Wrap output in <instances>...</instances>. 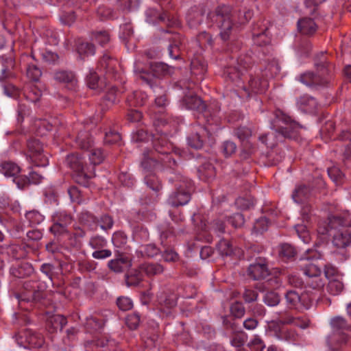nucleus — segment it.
I'll list each match as a JSON object with an SVG mask.
<instances>
[{
    "label": "nucleus",
    "mask_w": 351,
    "mask_h": 351,
    "mask_svg": "<svg viewBox=\"0 0 351 351\" xmlns=\"http://www.w3.org/2000/svg\"><path fill=\"white\" fill-rule=\"evenodd\" d=\"M253 13L250 10L239 11L237 13L238 20H235V16L232 13V8L229 5H222L218 6L215 11V21L220 29L219 36L223 42L230 39L233 21L239 25L247 23L252 17Z\"/></svg>",
    "instance_id": "obj_1"
},
{
    "label": "nucleus",
    "mask_w": 351,
    "mask_h": 351,
    "mask_svg": "<svg viewBox=\"0 0 351 351\" xmlns=\"http://www.w3.org/2000/svg\"><path fill=\"white\" fill-rule=\"evenodd\" d=\"M315 66L318 74L304 73L300 75V81L309 86L327 85L332 77V66L326 60L325 53L322 52L316 57Z\"/></svg>",
    "instance_id": "obj_2"
},
{
    "label": "nucleus",
    "mask_w": 351,
    "mask_h": 351,
    "mask_svg": "<svg viewBox=\"0 0 351 351\" xmlns=\"http://www.w3.org/2000/svg\"><path fill=\"white\" fill-rule=\"evenodd\" d=\"M150 71L141 66L138 62L134 65V72L138 79L147 84L151 88L156 86V88H162L158 84L159 79L168 75H171L173 69L168 64L163 62H155L150 64Z\"/></svg>",
    "instance_id": "obj_3"
},
{
    "label": "nucleus",
    "mask_w": 351,
    "mask_h": 351,
    "mask_svg": "<svg viewBox=\"0 0 351 351\" xmlns=\"http://www.w3.org/2000/svg\"><path fill=\"white\" fill-rule=\"evenodd\" d=\"M271 127L276 130L278 136L285 138H296L298 136V124L291 117L277 109L271 121Z\"/></svg>",
    "instance_id": "obj_4"
},
{
    "label": "nucleus",
    "mask_w": 351,
    "mask_h": 351,
    "mask_svg": "<svg viewBox=\"0 0 351 351\" xmlns=\"http://www.w3.org/2000/svg\"><path fill=\"white\" fill-rule=\"evenodd\" d=\"M350 215L348 212L338 215H330L328 217V222H319L317 229L318 235L322 239L330 237L332 229L339 228V226H351Z\"/></svg>",
    "instance_id": "obj_5"
},
{
    "label": "nucleus",
    "mask_w": 351,
    "mask_h": 351,
    "mask_svg": "<svg viewBox=\"0 0 351 351\" xmlns=\"http://www.w3.org/2000/svg\"><path fill=\"white\" fill-rule=\"evenodd\" d=\"M247 276L253 280H261L270 275L267 261L265 257L258 256L250 263L246 271Z\"/></svg>",
    "instance_id": "obj_6"
},
{
    "label": "nucleus",
    "mask_w": 351,
    "mask_h": 351,
    "mask_svg": "<svg viewBox=\"0 0 351 351\" xmlns=\"http://www.w3.org/2000/svg\"><path fill=\"white\" fill-rule=\"evenodd\" d=\"M30 158L35 165L45 167L48 165V158L44 154L43 145L40 140L31 138L27 142Z\"/></svg>",
    "instance_id": "obj_7"
},
{
    "label": "nucleus",
    "mask_w": 351,
    "mask_h": 351,
    "mask_svg": "<svg viewBox=\"0 0 351 351\" xmlns=\"http://www.w3.org/2000/svg\"><path fill=\"white\" fill-rule=\"evenodd\" d=\"M285 300L288 306L291 308H305L308 309L313 303V300L307 293L299 294L295 291H288L285 294Z\"/></svg>",
    "instance_id": "obj_8"
},
{
    "label": "nucleus",
    "mask_w": 351,
    "mask_h": 351,
    "mask_svg": "<svg viewBox=\"0 0 351 351\" xmlns=\"http://www.w3.org/2000/svg\"><path fill=\"white\" fill-rule=\"evenodd\" d=\"M351 226H339L332 229L330 237L334 246L337 248H345L351 243V231L348 228Z\"/></svg>",
    "instance_id": "obj_9"
},
{
    "label": "nucleus",
    "mask_w": 351,
    "mask_h": 351,
    "mask_svg": "<svg viewBox=\"0 0 351 351\" xmlns=\"http://www.w3.org/2000/svg\"><path fill=\"white\" fill-rule=\"evenodd\" d=\"M269 86L267 80L261 77L259 75H250L248 81V87L243 86V90L246 92L247 95L250 96V93L255 94L264 93Z\"/></svg>",
    "instance_id": "obj_10"
},
{
    "label": "nucleus",
    "mask_w": 351,
    "mask_h": 351,
    "mask_svg": "<svg viewBox=\"0 0 351 351\" xmlns=\"http://www.w3.org/2000/svg\"><path fill=\"white\" fill-rule=\"evenodd\" d=\"M206 136L209 141H213L212 134L204 127H200L199 131L191 134L187 138V142L190 147L194 149H201L206 141Z\"/></svg>",
    "instance_id": "obj_11"
},
{
    "label": "nucleus",
    "mask_w": 351,
    "mask_h": 351,
    "mask_svg": "<svg viewBox=\"0 0 351 351\" xmlns=\"http://www.w3.org/2000/svg\"><path fill=\"white\" fill-rule=\"evenodd\" d=\"M190 199V191L180 186L169 196L168 202L172 206L178 207L186 204Z\"/></svg>",
    "instance_id": "obj_12"
},
{
    "label": "nucleus",
    "mask_w": 351,
    "mask_h": 351,
    "mask_svg": "<svg viewBox=\"0 0 351 351\" xmlns=\"http://www.w3.org/2000/svg\"><path fill=\"white\" fill-rule=\"evenodd\" d=\"M182 104L186 109L196 110L199 113H203L206 110V105L202 99L192 93L185 95L182 98Z\"/></svg>",
    "instance_id": "obj_13"
},
{
    "label": "nucleus",
    "mask_w": 351,
    "mask_h": 351,
    "mask_svg": "<svg viewBox=\"0 0 351 351\" xmlns=\"http://www.w3.org/2000/svg\"><path fill=\"white\" fill-rule=\"evenodd\" d=\"M147 14L149 23H163L168 27H171L176 24V21L175 20L170 19V15L167 11L162 10L160 12L156 9H149Z\"/></svg>",
    "instance_id": "obj_14"
},
{
    "label": "nucleus",
    "mask_w": 351,
    "mask_h": 351,
    "mask_svg": "<svg viewBox=\"0 0 351 351\" xmlns=\"http://www.w3.org/2000/svg\"><path fill=\"white\" fill-rule=\"evenodd\" d=\"M132 266V260L124 255L119 253L117 258L110 261L108 263V268L115 272L121 273Z\"/></svg>",
    "instance_id": "obj_15"
},
{
    "label": "nucleus",
    "mask_w": 351,
    "mask_h": 351,
    "mask_svg": "<svg viewBox=\"0 0 351 351\" xmlns=\"http://www.w3.org/2000/svg\"><path fill=\"white\" fill-rule=\"evenodd\" d=\"M152 143L155 151L160 154L165 155L171 152V144L164 134L153 135Z\"/></svg>",
    "instance_id": "obj_16"
},
{
    "label": "nucleus",
    "mask_w": 351,
    "mask_h": 351,
    "mask_svg": "<svg viewBox=\"0 0 351 351\" xmlns=\"http://www.w3.org/2000/svg\"><path fill=\"white\" fill-rule=\"evenodd\" d=\"M31 243L22 241L21 244L13 243L8 247V253L16 259H22L27 256Z\"/></svg>",
    "instance_id": "obj_17"
},
{
    "label": "nucleus",
    "mask_w": 351,
    "mask_h": 351,
    "mask_svg": "<svg viewBox=\"0 0 351 351\" xmlns=\"http://www.w3.org/2000/svg\"><path fill=\"white\" fill-rule=\"evenodd\" d=\"M219 253L224 256H235L240 258L243 255V250L239 247H233L230 241L221 239L217 245Z\"/></svg>",
    "instance_id": "obj_18"
},
{
    "label": "nucleus",
    "mask_w": 351,
    "mask_h": 351,
    "mask_svg": "<svg viewBox=\"0 0 351 351\" xmlns=\"http://www.w3.org/2000/svg\"><path fill=\"white\" fill-rule=\"evenodd\" d=\"M99 65L104 69L110 77H115L117 73V60L107 54H104L99 61Z\"/></svg>",
    "instance_id": "obj_19"
},
{
    "label": "nucleus",
    "mask_w": 351,
    "mask_h": 351,
    "mask_svg": "<svg viewBox=\"0 0 351 351\" xmlns=\"http://www.w3.org/2000/svg\"><path fill=\"white\" fill-rule=\"evenodd\" d=\"M67 324L66 318L61 315H53L49 316L46 322V328L51 333L62 330Z\"/></svg>",
    "instance_id": "obj_20"
},
{
    "label": "nucleus",
    "mask_w": 351,
    "mask_h": 351,
    "mask_svg": "<svg viewBox=\"0 0 351 351\" xmlns=\"http://www.w3.org/2000/svg\"><path fill=\"white\" fill-rule=\"evenodd\" d=\"M347 341L348 337L342 332H333L327 339L328 345L332 351L339 350L342 346L346 344Z\"/></svg>",
    "instance_id": "obj_21"
},
{
    "label": "nucleus",
    "mask_w": 351,
    "mask_h": 351,
    "mask_svg": "<svg viewBox=\"0 0 351 351\" xmlns=\"http://www.w3.org/2000/svg\"><path fill=\"white\" fill-rule=\"evenodd\" d=\"M54 78L59 82L66 84L70 88H75L77 84L76 76L72 71H58L54 74Z\"/></svg>",
    "instance_id": "obj_22"
},
{
    "label": "nucleus",
    "mask_w": 351,
    "mask_h": 351,
    "mask_svg": "<svg viewBox=\"0 0 351 351\" xmlns=\"http://www.w3.org/2000/svg\"><path fill=\"white\" fill-rule=\"evenodd\" d=\"M297 104L305 112L315 113L317 112V102L315 98L308 95L300 97L297 101Z\"/></svg>",
    "instance_id": "obj_23"
},
{
    "label": "nucleus",
    "mask_w": 351,
    "mask_h": 351,
    "mask_svg": "<svg viewBox=\"0 0 351 351\" xmlns=\"http://www.w3.org/2000/svg\"><path fill=\"white\" fill-rule=\"evenodd\" d=\"M95 176L94 167H91L90 168L84 169L82 171L80 170L79 172H75L73 178L77 184L87 187L89 184V180Z\"/></svg>",
    "instance_id": "obj_24"
},
{
    "label": "nucleus",
    "mask_w": 351,
    "mask_h": 351,
    "mask_svg": "<svg viewBox=\"0 0 351 351\" xmlns=\"http://www.w3.org/2000/svg\"><path fill=\"white\" fill-rule=\"evenodd\" d=\"M298 28L302 34L312 35L317 31V25L313 19L304 17L298 21Z\"/></svg>",
    "instance_id": "obj_25"
},
{
    "label": "nucleus",
    "mask_w": 351,
    "mask_h": 351,
    "mask_svg": "<svg viewBox=\"0 0 351 351\" xmlns=\"http://www.w3.org/2000/svg\"><path fill=\"white\" fill-rule=\"evenodd\" d=\"M139 269L149 278L161 274L165 270L164 267L158 263H143L139 265Z\"/></svg>",
    "instance_id": "obj_26"
},
{
    "label": "nucleus",
    "mask_w": 351,
    "mask_h": 351,
    "mask_svg": "<svg viewBox=\"0 0 351 351\" xmlns=\"http://www.w3.org/2000/svg\"><path fill=\"white\" fill-rule=\"evenodd\" d=\"M20 171V167L14 162L3 161L0 163V173L5 177H16Z\"/></svg>",
    "instance_id": "obj_27"
},
{
    "label": "nucleus",
    "mask_w": 351,
    "mask_h": 351,
    "mask_svg": "<svg viewBox=\"0 0 351 351\" xmlns=\"http://www.w3.org/2000/svg\"><path fill=\"white\" fill-rule=\"evenodd\" d=\"M34 272V267L32 265L27 263L23 262L18 265L16 267H13L11 269L12 274L19 278H23L29 276Z\"/></svg>",
    "instance_id": "obj_28"
},
{
    "label": "nucleus",
    "mask_w": 351,
    "mask_h": 351,
    "mask_svg": "<svg viewBox=\"0 0 351 351\" xmlns=\"http://www.w3.org/2000/svg\"><path fill=\"white\" fill-rule=\"evenodd\" d=\"M66 162L74 172H79V171H82L88 167L84 166L82 158L75 153L69 154L66 156Z\"/></svg>",
    "instance_id": "obj_29"
},
{
    "label": "nucleus",
    "mask_w": 351,
    "mask_h": 351,
    "mask_svg": "<svg viewBox=\"0 0 351 351\" xmlns=\"http://www.w3.org/2000/svg\"><path fill=\"white\" fill-rule=\"evenodd\" d=\"M311 196V189L306 185H300L292 194L293 200L297 203H304Z\"/></svg>",
    "instance_id": "obj_30"
},
{
    "label": "nucleus",
    "mask_w": 351,
    "mask_h": 351,
    "mask_svg": "<svg viewBox=\"0 0 351 351\" xmlns=\"http://www.w3.org/2000/svg\"><path fill=\"white\" fill-rule=\"evenodd\" d=\"M77 52L82 59H84L95 53V46L94 44L88 42H79L77 48Z\"/></svg>",
    "instance_id": "obj_31"
},
{
    "label": "nucleus",
    "mask_w": 351,
    "mask_h": 351,
    "mask_svg": "<svg viewBox=\"0 0 351 351\" xmlns=\"http://www.w3.org/2000/svg\"><path fill=\"white\" fill-rule=\"evenodd\" d=\"M261 33L254 32L252 37L254 43L258 47H264L271 43V38L268 35V27H261Z\"/></svg>",
    "instance_id": "obj_32"
},
{
    "label": "nucleus",
    "mask_w": 351,
    "mask_h": 351,
    "mask_svg": "<svg viewBox=\"0 0 351 351\" xmlns=\"http://www.w3.org/2000/svg\"><path fill=\"white\" fill-rule=\"evenodd\" d=\"M276 335L280 340L287 342H295L299 339V335L294 329L281 328L276 332Z\"/></svg>",
    "instance_id": "obj_33"
},
{
    "label": "nucleus",
    "mask_w": 351,
    "mask_h": 351,
    "mask_svg": "<svg viewBox=\"0 0 351 351\" xmlns=\"http://www.w3.org/2000/svg\"><path fill=\"white\" fill-rule=\"evenodd\" d=\"M278 256L283 260L287 261L294 258L297 254L295 248L291 244L284 243L278 247Z\"/></svg>",
    "instance_id": "obj_34"
},
{
    "label": "nucleus",
    "mask_w": 351,
    "mask_h": 351,
    "mask_svg": "<svg viewBox=\"0 0 351 351\" xmlns=\"http://www.w3.org/2000/svg\"><path fill=\"white\" fill-rule=\"evenodd\" d=\"M76 143L78 147L84 150H89L92 148L93 141L89 133L86 131L80 132L76 137Z\"/></svg>",
    "instance_id": "obj_35"
},
{
    "label": "nucleus",
    "mask_w": 351,
    "mask_h": 351,
    "mask_svg": "<svg viewBox=\"0 0 351 351\" xmlns=\"http://www.w3.org/2000/svg\"><path fill=\"white\" fill-rule=\"evenodd\" d=\"M143 272L139 267L131 270L125 275V282L127 286H137L143 280Z\"/></svg>",
    "instance_id": "obj_36"
},
{
    "label": "nucleus",
    "mask_w": 351,
    "mask_h": 351,
    "mask_svg": "<svg viewBox=\"0 0 351 351\" xmlns=\"http://www.w3.org/2000/svg\"><path fill=\"white\" fill-rule=\"evenodd\" d=\"M149 150H145L143 152V158L141 162V167L147 171H152L160 164V161L149 157Z\"/></svg>",
    "instance_id": "obj_37"
},
{
    "label": "nucleus",
    "mask_w": 351,
    "mask_h": 351,
    "mask_svg": "<svg viewBox=\"0 0 351 351\" xmlns=\"http://www.w3.org/2000/svg\"><path fill=\"white\" fill-rule=\"evenodd\" d=\"M78 220L84 226L91 228L99 221L98 218L88 210H83L80 213Z\"/></svg>",
    "instance_id": "obj_38"
},
{
    "label": "nucleus",
    "mask_w": 351,
    "mask_h": 351,
    "mask_svg": "<svg viewBox=\"0 0 351 351\" xmlns=\"http://www.w3.org/2000/svg\"><path fill=\"white\" fill-rule=\"evenodd\" d=\"M224 74L230 81L237 84V86L241 83V77L243 75V72L237 67L233 66H227L225 69Z\"/></svg>",
    "instance_id": "obj_39"
},
{
    "label": "nucleus",
    "mask_w": 351,
    "mask_h": 351,
    "mask_svg": "<svg viewBox=\"0 0 351 351\" xmlns=\"http://www.w3.org/2000/svg\"><path fill=\"white\" fill-rule=\"evenodd\" d=\"M199 177L202 179L210 180L215 177V169L210 162H206L198 169Z\"/></svg>",
    "instance_id": "obj_40"
},
{
    "label": "nucleus",
    "mask_w": 351,
    "mask_h": 351,
    "mask_svg": "<svg viewBox=\"0 0 351 351\" xmlns=\"http://www.w3.org/2000/svg\"><path fill=\"white\" fill-rule=\"evenodd\" d=\"M344 286L341 280V276L338 278L328 281L326 289L327 291L333 295H339L343 290Z\"/></svg>",
    "instance_id": "obj_41"
},
{
    "label": "nucleus",
    "mask_w": 351,
    "mask_h": 351,
    "mask_svg": "<svg viewBox=\"0 0 351 351\" xmlns=\"http://www.w3.org/2000/svg\"><path fill=\"white\" fill-rule=\"evenodd\" d=\"M203 13L202 10H191L187 15L188 23L191 27H195L202 22Z\"/></svg>",
    "instance_id": "obj_42"
},
{
    "label": "nucleus",
    "mask_w": 351,
    "mask_h": 351,
    "mask_svg": "<svg viewBox=\"0 0 351 351\" xmlns=\"http://www.w3.org/2000/svg\"><path fill=\"white\" fill-rule=\"evenodd\" d=\"M172 43L169 46V53L173 59H178L180 57L179 45L181 44L180 36L179 34H173L171 38Z\"/></svg>",
    "instance_id": "obj_43"
},
{
    "label": "nucleus",
    "mask_w": 351,
    "mask_h": 351,
    "mask_svg": "<svg viewBox=\"0 0 351 351\" xmlns=\"http://www.w3.org/2000/svg\"><path fill=\"white\" fill-rule=\"evenodd\" d=\"M330 324L334 332H341L349 328V324L347 321L341 316H336L332 318Z\"/></svg>",
    "instance_id": "obj_44"
},
{
    "label": "nucleus",
    "mask_w": 351,
    "mask_h": 351,
    "mask_svg": "<svg viewBox=\"0 0 351 351\" xmlns=\"http://www.w3.org/2000/svg\"><path fill=\"white\" fill-rule=\"evenodd\" d=\"M230 312L235 319H240L244 316L245 308L241 302L236 301L230 304Z\"/></svg>",
    "instance_id": "obj_45"
},
{
    "label": "nucleus",
    "mask_w": 351,
    "mask_h": 351,
    "mask_svg": "<svg viewBox=\"0 0 351 351\" xmlns=\"http://www.w3.org/2000/svg\"><path fill=\"white\" fill-rule=\"evenodd\" d=\"M295 230L300 239L305 243H308L311 240L309 231L305 224H297L294 226Z\"/></svg>",
    "instance_id": "obj_46"
},
{
    "label": "nucleus",
    "mask_w": 351,
    "mask_h": 351,
    "mask_svg": "<svg viewBox=\"0 0 351 351\" xmlns=\"http://www.w3.org/2000/svg\"><path fill=\"white\" fill-rule=\"evenodd\" d=\"M90 153L88 154L92 167L95 168V165L101 164L104 159V156L101 149H90Z\"/></svg>",
    "instance_id": "obj_47"
},
{
    "label": "nucleus",
    "mask_w": 351,
    "mask_h": 351,
    "mask_svg": "<svg viewBox=\"0 0 351 351\" xmlns=\"http://www.w3.org/2000/svg\"><path fill=\"white\" fill-rule=\"evenodd\" d=\"M28 336L27 337V341L30 346L33 348H40L44 343L43 337L40 334L32 332V331H27Z\"/></svg>",
    "instance_id": "obj_48"
},
{
    "label": "nucleus",
    "mask_w": 351,
    "mask_h": 351,
    "mask_svg": "<svg viewBox=\"0 0 351 351\" xmlns=\"http://www.w3.org/2000/svg\"><path fill=\"white\" fill-rule=\"evenodd\" d=\"M302 271L304 274L308 277H316L317 276H321L322 271L320 268L316 265L311 262L306 263L303 268Z\"/></svg>",
    "instance_id": "obj_49"
},
{
    "label": "nucleus",
    "mask_w": 351,
    "mask_h": 351,
    "mask_svg": "<svg viewBox=\"0 0 351 351\" xmlns=\"http://www.w3.org/2000/svg\"><path fill=\"white\" fill-rule=\"evenodd\" d=\"M112 241L116 247H123L128 243V237L123 231H117L113 234Z\"/></svg>",
    "instance_id": "obj_50"
},
{
    "label": "nucleus",
    "mask_w": 351,
    "mask_h": 351,
    "mask_svg": "<svg viewBox=\"0 0 351 351\" xmlns=\"http://www.w3.org/2000/svg\"><path fill=\"white\" fill-rule=\"evenodd\" d=\"M110 35L106 31L94 32L92 33V40H95L104 47L110 42Z\"/></svg>",
    "instance_id": "obj_51"
},
{
    "label": "nucleus",
    "mask_w": 351,
    "mask_h": 351,
    "mask_svg": "<svg viewBox=\"0 0 351 351\" xmlns=\"http://www.w3.org/2000/svg\"><path fill=\"white\" fill-rule=\"evenodd\" d=\"M146 184L152 190L158 192L161 190L162 185L158 178L155 174H150L145 178Z\"/></svg>",
    "instance_id": "obj_52"
},
{
    "label": "nucleus",
    "mask_w": 351,
    "mask_h": 351,
    "mask_svg": "<svg viewBox=\"0 0 351 351\" xmlns=\"http://www.w3.org/2000/svg\"><path fill=\"white\" fill-rule=\"evenodd\" d=\"M247 339V335L243 331L234 332L231 339V344L237 348L243 346Z\"/></svg>",
    "instance_id": "obj_53"
},
{
    "label": "nucleus",
    "mask_w": 351,
    "mask_h": 351,
    "mask_svg": "<svg viewBox=\"0 0 351 351\" xmlns=\"http://www.w3.org/2000/svg\"><path fill=\"white\" fill-rule=\"evenodd\" d=\"M99 82V77L97 73L95 71L90 70L86 77L88 86L93 90L99 89L100 88Z\"/></svg>",
    "instance_id": "obj_54"
},
{
    "label": "nucleus",
    "mask_w": 351,
    "mask_h": 351,
    "mask_svg": "<svg viewBox=\"0 0 351 351\" xmlns=\"http://www.w3.org/2000/svg\"><path fill=\"white\" fill-rule=\"evenodd\" d=\"M280 301V295L275 291H268L264 296V302L269 306H274L278 305Z\"/></svg>",
    "instance_id": "obj_55"
},
{
    "label": "nucleus",
    "mask_w": 351,
    "mask_h": 351,
    "mask_svg": "<svg viewBox=\"0 0 351 351\" xmlns=\"http://www.w3.org/2000/svg\"><path fill=\"white\" fill-rule=\"evenodd\" d=\"M254 198L252 197H239L236 199V204L242 210H247L254 206Z\"/></svg>",
    "instance_id": "obj_56"
},
{
    "label": "nucleus",
    "mask_w": 351,
    "mask_h": 351,
    "mask_svg": "<svg viewBox=\"0 0 351 351\" xmlns=\"http://www.w3.org/2000/svg\"><path fill=\"white\" fill-rule=\"evenodd\" d=\"M306 283L307 287L317 290L323 289L325 285V282L322 279L321 276H317L316 277H308Z\"/></svg>",
    "instance_id": "obj_57"
},
{
    "label": "nucleus",
    "mask_w": 351,
    "mask_h": 351,
    "mask_svg": "<svg viewBox=\"0 0 351 351\" xmlns=\"http://www.w3.org/2000/svg\"><path fill=\"white\" fill-rule=\"evenodd\" d=\"M42 75L41 70L36 65H29L27 69V77L34 82H38Z\"/></svg>",
    "instance_id": "obj_58"
},
{
    "label": "nucleus",
    "mask_w": 351,
    "mask_h": 351,
    "mask_svg": "<svg viewBox=\"0 0 351 351\" xmlns=\"http://www.w3.org/2000/svg\"><path fill=\"white\" fill-rule=\"evenodd\" d=\"M269 226L268 220L266 217H261L257 219L253 226V230L256 234H262L267 230Z\"/></svg>",
    "instance_id": "obj_59"
},
{
    "label": "nucleus",
    "mask_w": 351,
    "mask_h": 351,
    "mask_svg": "<svg viewBox=\"0 0 351 351\" xmlns=\"http://www.w3.org/2000/svg\"><path fill=\"white\" fill-rule=\"evenodd\" d=\"M25 217L32 226L39 224L44 219L43 216L37 210L27 212Z\"/></svg>",
    "instance_id": "obj_60"
},
{
    "label": "nucleus",
    "mask_w": 351,
    "mask_h": 351,
    "mask_svg": "<svg viewBox=\"0 0 351 351\" xmlns=\"http://www.w3.org/2000/svg\"><path fill=\"white\" fill-rule=\"evenodd\" d=\"M339 138L341 141L350 142L345 150L344 156L346 160L351 161V131H343L339 135Z\"/></svg>",
    "instance_id": "obj_61"
},
{
    "label": "nucleus",
    "mask_w": 351,
    "mask_h": 351,
    "mask_svg": "<svg viewBox=\"0 0 351 351\" xmlns=\"http://www.w3.org/2000/svg\"><path fill=\"white\" fill-rule=\"evenodd\" d=\"M276 134H277L276 132L263 134L259 137V140L267 147L272 148L277 145V140L275 138L278 136Z\"/></svg>",
    "instance_id": "obj_62"
},
{
    "label": "nucleus",
    "mask_w": 351,
    "mask_h": 351,
    "mask_svg": "<svg viewBox=\"0 0 351 351\" xmlns=\"http://www.w3.org/2000/svg\"><path fill=\"white\" fill-rule=\"evenodd\" d=\"M23 94L28 100L34 103L39 101L41 97V93L36 87L25 89Z\"/></svg>",
    "instance_id": "obj_63"
},
{
    "label": "nucleus",
    "mask_w": 351,
    "mask_h": 351,
    "mask_svg": "<svg viewBox=\"0 0 351 351\" xmlns=\"http://www.w3.org/2000/svg\"><path fill=\"white\" fill-rule=\"evenodd\" d=\"M191 69L195 75L204 74L206 72V66L197 59L192 60L191 63Z\"/></svg>",
    "instance_id": "obj_64"
}]
</instances>
